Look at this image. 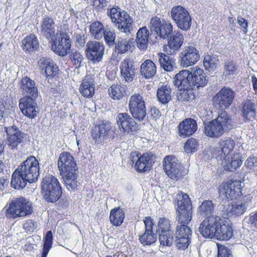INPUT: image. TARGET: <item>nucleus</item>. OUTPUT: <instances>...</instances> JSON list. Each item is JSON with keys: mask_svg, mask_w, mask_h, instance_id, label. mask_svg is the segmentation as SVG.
<instances>
[{"mask_svg": "<svg viewBox=\"0 0 257 257\" xmlns=\"http://www.w3.org/2000/svg\"><path fill=\"white\" fill-rule=\"evenodd\" d=\"M171 17L177 27L182 31H187L191 29L192 19L188 11L181 6L172 8Z\"/></svg>", "mask_w": 257, "mask_h": 257, "instance_id": "obj_8", "label": "nucleus"}, {"mask_svg": "<svg viewBox=\"0 0 257 257\" xmlns=\"http://www.w3.org/2000/svg\"><path fill=\"white\" fill-rule=\"evenodd\" d=\"M237 69L235 62L232 60H227L224 64V74L226 76L235 74Z\"/></svg>", "mask_w": 257, "mask_h": 257, "instance_id": "obj_57", "label": "nucleus"}, {"mask_svg": "<svg viewBox=\"0 0 257 257\" xmlns=\"http://www.w3.org/2000/svg\"><path fill=\"white\" fill-rule=\"evenodd\" d=\"M53 241V235L51 230L47 231L44 242L43 243V247L42 248L41 257H47V255L52 247Z\"/></svg>", "mask_w": 257, "mask_h": 257, "instance_id": "obj_56", "label": "nucleus"}, {"mask_svg": "<svg viewBox=\"0 0 257 257\" xmlns=\"http://www.w3.org/2000/svg\"><path fill=\"white\" fill-rule=\"evenodd\" d=\"M22 49L26 52H31L38 50L39 41L34 34H31L26 37L22 42Z\"/></svg>", "mask_w": 257, "mask_h": 257, "instance_id": "obj_37", "label": "nucleus"}, {"mask_svg": "<svg viewBox=\"0 0 257 257\" xmlns=\"http://www.w3.org/2000/svg\"><path fill=\"white\" fill-rule=\"evenodd\" d=\"M76 162L73 156L69 153L63 152L59 155L58 161V167L59 169L64 168L66 165H70V167Z\"/></svg>", "mask_w": 257, "mask_h": 257, "instance_id": "obj_49", "label": "nucleus"}, {"mask_svg": "<svg viewBox=\"0 0 257 257\" xmlns=\"http://www.w3.org/2000/svg\"><path fill=\"white\" fill-rule=\"evenodd\" d=\"M178 130L180 136L189 137L197 131V122L191 118H186L179 124Z\"/></svg>", "mask_w": 257, "mask_h": 257, "instance_id": "obj_29", "label": "nucleus"}, {"mask_svg": "<svg viewBox=\"0 0 257 257\" xmlns=\"http://www.w3.org/2000/svg\"><path fill=\"white\" fill-rule=\"evenodd\" d=\"M235 95V93L232 89L223 87L213 98L214 107L221 110L229 108L233 102Z\"/></svg>", "mask_w": 257, "mask_h": 257, "instance_id": "obj_11", "label": "nucleus"}, {"mask_svg": "<svg viewBox=\"0 0 257 257\" xmlns=\"http://www.w3.org/2000/svg\"><path fill=\"white\" fill-rule=\"evenodd\" d=\"M71 41L66 33H60V37L52 44L53 51L60 56H66L70 52Z\"/></svg>", "mask_w": 257, "mask_h": 257, "instance_id": "obj_16", "label": "nucleus"}, {"mask_svg": "<svg viewBox=\"0 0 257 257\" xmlns=\"http://www.w3.org/2000/svg\"><path fill=\"white\" fill-rule=\"evenodd\" d=\"M7 135L8 144L12 149L16 148L21 143L24 138V134L15 126L6 127Z\"/></svg>", "mask_w": 257, "mask_h": 257, "instance_id": "obj_28", "label": "nucleus"}, {"mask_svg": "<svg viewBox=\"0 0 257 257\" xmlns=\"http://www.w3.org/2000/svg\"><path fill=\"white\" fill-rule=\"evenodd\" d=\"M111 127L110 123L103 121L99 125H95L91 132V136L95 143L99 144L104 141L106 139Z\"/></svg>", "mask_w": 257, "mask_h": 257, "instance_id": "obj_25", "label": "nucleus"}, {"mask_svg": "<svg viewBox=\"0 0 257 257\" xmlns=\"http://www.w3.org/2000/svg\"><path fill=\"white\" fill-rule=\"evenodd\" d=\"M59 170L67 189L70 191L77 190L80 183L77 180L78 168L76 163H74L71 167L70 165H66L64 168L59 169Z\"/></svg>", "mask_w": 257, "mask_h": 257, "instance_id": "obj_7", "label": "nucleus"}, {"mask_svg": "<svg viewBox=\"0 0 257 257\" xmlns=\"http://www.w3.org/2000/svg\"><path fill=\"white\" fill-rule=\"evenodd\" d=\"M24 229L29 232H33L38 228L37 223L33 220L28 219L25 221L23 224Z\"/></svg>", "mask_w": 257, "mask_h": 257, "instance_id": "obj_62", "label": "nucleus"}, {"mask_svg": "<svg viewBox=\"0 0 257 257\" xmlns=\"http://www.w3.org/2000/svg\"><path fill=\"white\" fill-rule=\"evenodd\" d=\"M158 229L157 232H173L171 228L170 221L166 218H160L158 223Z\"/></svg>", "mask_w": 257, "mask_h": 257, "instance_id": "obj_58", "label": "nucleus"}, {"mask_svg": "<svg viewBox=\"0 0 257 257\" xmlns=\"http://www.w3.org/2000/svg\"><path fill=\"white\" fill-rule=\"evenodd\" d=\"M103 43L99 41H91L86 45L85 52L87 58L93 63H98L102 60L104 53Z\"/></svg>", "mask_w": 257, "mask_h": 257, "instance_id": "obj_14", "label": "nucleus"}, {"mask_svg": "<svg viewBox=\"0 0 257 257\" xmlns=\"http://www.w3.org/2000/svg\"><path fill=\"white\" fill-rule=\"evenodd\" d=\"M20 87L22 92L26 94V96L37 97L38 88L35 82L30 78L27 76L23 77L21 81Z\"/></svg>", "mask_w": 257, "mask_h": 257, "instance_id": "obj_31", "label": "nucleus"}, {"mask_svg": "<svg viewBox=\"0 0 257 257\" xmlns=\"http://www.w3.org/2000/svg\"><path fill=\"white\" fill-rule=\"evenodd\" d=\"M163 167L168 176L174 180H178L185 175L182 165L173 156H166L163 161Z\"/></svg>", "mask_w": 257, "mask_h": 257, "instance_id": "obj_10", "label": "nucleus"}, {"mask_svg": "<svg viewBox=\"0 0 257 257\" xmlns=\"http://www.w3.org/2000/svg\"><path fill=\"white\" fill-rule=\"evenodd\" d=\"M151 31L150 39L152 44L159 42V38L167 39L174 33L173 27L171 23L160 18L155 17L151 19L150 23Z\"/></svg>", "mask_w": 257, "mask_h": 257, "instance_id": "obj_2", "label": "nucleus"}, {"mask_svg": "<svg viewBox=\"0 0 257 257\" xmlns=\"http://www.w3.org/2000/svg\"><path fill=\"white\" fill-rule=\"evenodd\" d=\"M246 210V207L243 206L240 202L229 205L227 208V212L228 215L239 216L244 214Z\"/></svg>", "mask_w": 257, "mask_h": 257, "instance_id": "obj_52", "label": "nucleus"}, {"mask_svg": "<svg viewBox=\"0 0 257 257\" xmlns=\"http://www.w3.org/2000/svg\"><path fill=\"white\" fill-rule=\"evenodd\" d=\"M129 110L133 117L139 121H143L146 116V107L143 97L139 93L131 96L128 103Z\"/></svg>", "mask_w": 257, "mask_h": 257, "instance_id": "obj_9", "label": "nucleus"}, {"mask_svg": "<svg viewBox=\"0 0 257 257\" xmlns=\"http://www.w3.org/2000/svg\"><path fill=\"white\" fill-rule=\"evenodd\" d=\"M190 76L191 72L187 70H183L177 73L174 77V85L180 90L183 91V94H188L189 91L193 90Z\"/></svg>", "mask_w": 257, "mask_h": 257, "instance_id": "obj_19", "label": "nucleus"}, {"mask_svg": "<svg viewBox=\"0 0 257 257\" xmlns=\"http://www.w3.org/2000/svg\"><path fill=\"white\" fill-rule=\"evenodd\" d=\"M171 89L167 85L162 86L158 88L157 96L159 102L163 104H166L171 99Z\"/></svg>", "mask_w": 257, "mask_h": 257, "instance_id": "obj_46", "label": "nucleus"}, {"mask_svg": "<svg viewBox=\"0 0 257 257\" xmlns=\"http://www.w3.org/2000/svg\"><path fill=\"white\" fill-rule=\"evenodd\" d=\"M87 2L97 12L104 10L108 4L107 0H87Z\"/></svg>", "mask_w": 257, "mask_h": 257, "instance_id": "obj_59", "label": "nucleus"}, {"mask_svg": "<svg viewBox=\"0 0 257 257\" xmlns=\"http://www.w3.org/2000/svg\"><path fill=\"white\" fill-rule=\"evenodd\" d=\"M17 169L21 175L32 183L38 180L39 175V165L38 161L34 156L27 158Z\"/></svg>", "mask_w": 257, "mask_h": 257, "instance_id": "obj_6", "label": "nucleus"}, {"mask_svg": "<svg viewBox=\"0 0 257 257\" xmlns=\"http://www.w3.org/2000/svg\"><path fill=\"white\" fill-rule=\"evenodd\" d=\"M74 38L76 41V46L77 47H82L84 46L85 40L84 38V34L81 30H79L74 33Z\"/></svg>", "mask_w": 257, "mask_h": 257, "instance_id": "obj_63", "label": "nucleus"}, {"mask_svg": "<svg viewBox=\"0 0 257 257\" xmlns=\"http://www.w3.org/2000/svg\"><path fill=\"white\" fill-rule=\"evenodd\" d=\"M190 78L193 90L205 87L208 82L209 77L202 69L196 67L194 70L191 72Z\"/></svg>", "mask_w": 257, "mask_h": 257, "instance_id": "obj_26", "label": "nucleus"}, {"mask_svg": "<svg viewBox=\"0 0 257 257\" xmlns=\"http://www.w3.org/2000/svg\"><path fill=\"white\" fill-rule=\"evenodd\" d=\"M179 61L183 67H187L196 64L200 59V55L196 48L192 46L184 47L179 54Z\"/></svg>", "mask_w": 257, "mask_h": 257, "instance_id": "obj_13", "label": "nucleus"}, {"mask_svg": "<svg viewBox=\"0 0 257 257\" xmlns=\"http://www.w3.org/2000/svg\"><path fill=\"white\" fill-rule=\"evenodd\" d=\"M223 128V131H227L232 128V120L230 116L225 111H222L215 119Z\"/></svg>", "mask_w": 257, "mask_h": 257, "instance_id": "obj_42", "label": "nucleus"}, {"mask_svg": "<svg viewBox=\"0 0 257 257\" xmlns=\"http://www.w3.org/2000/svg\"><path fill=\"white\" fill-rule=\"evenodd\" d=\"M216 230V239L220 240H228L233 235L231 225L226 219L219 217Z\"/></svg>", "mask_w": 257, "mask_h": 257, "instance_id": "obj_24", "label": "nucleus"}, {"mask_svg": "<svg viewBox=\"0 0 257 257\" xmlns=\"http://www.w3.org/2000/svg\"><path fill=\"white\" fill-rule=\"evenodd\" d=\"M41 188L44 198L48 202H56L62 194L61 186L57 179L51 175H46L43 179Z\"/></svg>", "mask_w": 257, "mask_h": 257, "instance_id": "obj_3", "label": "nucleus"}, {"mask_svg": "<svg viewBox=\"0 0 257 257\" xmlns=\"http://www.w3.org/2000/svg\"><path fill=\"white\" fill-rule=\"evenodd\" d=\"M38 63L42 74H45L47 78L54 77L58 73V67L52 59L43 57Z\"/></svg>", "mask_w": 257, "mask_h": 257, "instance_id": "obj_21", "label": "nucleus"}, {"mask_svg": "<svg viewBox=\"0 0 257 257\" xmlns=\"http://www.w3.org/2000/svg\"><path fill=\"white\" fill-rule=\"evenodd\" d=\"M218 61L217 57L214 55H205L203 60V65L205 69L209 71H213L217 67Z\"/></svg>", "mask_w": 257, "mask_h": 257, "instance_id": "obj_53", "label": "nucleus"}, {"mask_svg": "<svg viewBox=\"0 0 257 257\" xmlns=\"http://www.w3.org/2000/svg\"><path fill=\"white\" fill-rule=\"evenodd\" d=\"M109 96L113 99H120L125 93L124 88L118 84H113L108 89Z\"/></svg>", "mask_w": 257, "mask_h": 257, "instance_id": "obj_51", "label": "nucleus"}, {"mask_svg": "<svg viewBox=\"0 0 257 257\" xmlns=\"http://www.w3.org/2000/svg\"><path fill=\"white\" fill-rule=\"evenodd\" d=\"M205 134L211 138H218L223 133V128L215 119L205 124Z\"/></svg>", "mask_w": 257, "mask_h": 257, "instance_id": "obj_34", "label": "nucleus"}, {"mask_svg": "<svg viewBox=\"0 0 257 257\" xmlns=\"http://www.w3.org/2000/svg\"><path fill=\"white\" fill-rule=\"evenodd\" d=\"M118 9L116 8H108L107 10V15L113 24L116 21H118L119 18L122 15V11H118Z\"/></svg>", "mask_w": 257, "mask_h": 257, "instance_id": "obj_61", "label": "nucleus"}, {"mask_svg": "<svg viewBox=\"0 0 257 257\" xmlns=\"http://www.w3.org/2000/svg\"><path fill=\"white\" fill-rule=\"evenodd\" d=\"M133 20L130 16L125 11H122V15L116 21L115 26L121 32L125 34L131 33Z\"/></svg>", "mask_w": 257, "mask_h": 257, "instance_id": "obj_33", "label": "nucleus"}, {"mask_svg": "<svg viewBox=\"0 0 257 257\" xmlns=\"http://www.w3.org/2000/svg\"><path fill=\"white\" fill-rule=\"evenodd\" d=\"M105 29L103 24L98 21L92 22L89 26V32L91 35L96 40H100Z\"/></svg>", "mask_w": 257, "mask_h": 257, "instance_id": "obj_44", "label": "nucleus"}, {"mask_svg": "<svg viewBox=\"0 0 257 257\" xmlns=\"http://www.w3.org/2000/svg\"><path fill=\"white\" fill-rule=\"evenodd\" d=\"M116 122L119 130L124 133L136 132L139 130V125L127 113H120L116 116Z\"/></svg>", "mask_w": 257, "mask_h": 257, "instance_id": "obj_15", "label": "nucleus"}, {"mask_svg": "<svg viewBox=\"0 0 257 257\" xmlns=\"http://www.w3.org/2000/svg\"><path fill=\"white\" fill-rule=\"evenodd\" d=\"M150 33L146 27L139 29L136 37V42L138 47L142 50H146L148 46Z\"/></svg>", "mask_w": 257, "mask_h": 257, "instance_id": "obj_36", "label": "nucleus"}, {"mask_svg": "<svg viewBox=\"0 0 257 257\" xmlns=\"http://www.w3.org/2000/svg\"><path fill=\"white\" fill-rule=\"evenodd\" d=\"M133 39H127L119 38L115 41L114 51L117 54H123L130 50L133 46Z\"/></svg>", "mask_w": 257, "mask_h": 257, "instance_id": "obj_40", "label": "nucleus"}, {"mask_svg": "<svg viewBox=\"0 0 257 257\" xmlns=\"http://www.w3.org/2000/svg\"><path fill=\"white\" fill-rule=\"evenodd\" d=\"M176 207V236L181 233L182 237H191L192 230L188 226L192 217V205L189 196L183 192L178 193L174 199Z\"/></svg>", "mask_w": 257, "mask_h": 257, "instance_id": "obj_1", "label": "nucleus"}, {"mask_svg": "<svg viewBox=\"0 0 257 257\" xmlns=\"http://www.w3.org/2000/svg\"><path fill=\"white\" fill-rule=\"evenodd\" d=\"M198 144L196 140L191 139L187 140L184 145V150L187 154H191L197 150Z\"/></svg>", "mask_w": 257, "mask_h": 257, "instance_id": "obj_60", "label": "nucleus"}, {"mask_svg": "<svg viewBox=\"0 0 257 257\" xmlns=\"http://www.w3.org/2000/svg\"><path fill=\"white\" fill-rule=\"evenodd\" d=\"M32 213V203L25 197H20L13 200L6 211L5 215L9 219L24 217Z\"/></svg>", "mask_w": 257, "mask_h": 257, "instance_id": "obj_4", "label": "nucleus"}, {"mask_svg": "<svg viewBox=\"0 0 257 257\" xmlns=\"http://www.w3.org/2000/svg\"><path fill=\"white\" fill-rule=\"evenodd\" d=\"M81 94L86 98H92L94 93V84L92 77L85 76L80 87Z\"/></svg>", "mask_w": 257, "mask_h": 257, "instance_id": "obj_35", "label": "nucleus"}, {"mask_svg": "<svg viewBox=\"0 0 257 257\" xmlns=\"http://www.w3.org/2000/svg\"><path fill=\"white\" fill-rule=\"evenodd\" d=\"M119 68L121 76L125 82H130L134 80L137 68L135 62L130 58H125L120 64Z\"/></svg>", "mask_w": 257, "mask_h": 257, "instance_id": "obj_22", "label": "nucleus"}, {"mask_svg": "<svg viewBox=\"0 0 257 257\" xmlns=\"http://www.w3.org/2000/svg\"><path fill=\"white\" fill-rule=\"evenodd\" d=\"M36 98L25 96L20 100L19 107L22 112L30 118L36 117L38 112L37 104L36 102Z\"/></svg>", "mask_w": 257, "mask_h": 257, "instance_id": "obj_18", "label": "nucleus"}, {"mask_svg": "<svg viewBox=\"0 0 257 257\" xmlns=\"http://www.w3.org/2000/svg\"><path fill=\"white\" fill-rule=\"evenodd\" d=\"M219 216L211 215L205 219L200 224L199 229L205 238H215Z\"/></svg>", "mask_w": 257, "mask_h": 257, "instance_id": "obj_12", "label": "nucleus"}, {"mask_svg": "<svg viewBox=\"0 0 257 257\" xmlns=\"http://www.w3.org/2000/svg\"><path fill=\"white\" fill-rule=\"evenodd\" d=\"M159 233V240L163 246H170L173 241V232H160Z\"/></svg>", "mask_w": 257, "mask_h": 257, "instance_id": "obj_55", "label": "nucleus"}, {"mask_svg": "<svg viewBox=\"0 0 257 257\" xmlns=\"http://www.w3.org/2000/svg\"><path fill=\"white\" fill-rule=\"evenodd\" d=\"M56 25L54 19L49 16H45L40 23L41 35L47 40H53L56 33Z\"/></svg>", "mask_w": 257, "mask_h": 257, "instance_id": "obj_23", "label": "nucleus"}, {"mask_svg": "<svg viewBox=\"0 0 257 257\" xmlns=\"http://www.w3.org/2000/svg\"><path fill=\"white\" fill-rule=\"evenodd\" d=\"M124 213L120 208H116L111 210L109 220L110 223L115 226H120L123 221Z\"/></svg>", "mask_w": 257, "mask_h": 257, "instance_id": "obj_45", "label": "nucleus"}, {"mask_svg": "<svg viewBox=\"0 0 257 257\" xmlns=\"http://www.w3.org/2000/svg\"><path fill=\"white\" fill-rule=\"evenodd\" d=\"M167 39L168 44L166 46V49L167 50V47H168L170 50L168 54L170 55L175 54L180 49L184 40L182 33L179 31H174Z\"/></svg>", "mask_w": 257, "mask_h": 257, "instance_id": "obj_27", "label": "nucleus"}, {"mask_svg": "<svg viewBox=\"0 0 257 257\" xmlns=\"http://www.w3.org/2000/svg\"><path fill=\"white\" fill-rule=\"evenodd\" d=\"M256 104L251 100H247L244 102L242 108V116L246 120L255 119L256 114Z\"/></svg>", "mask_w": 257, "mask_h": 257, "instance_id": "obj_38", "label": "nucleus"}, {"mask_svg": "<svg viewBox=\"0 0 257 257\" xmlns=\"http://www.w3.org/2000/svg\"><path fill=\"white\" fill-rule=\"evenodd\" d=\"M159 61L161 67L166 71H171L175 66V59L163 53L159 54Z\"/></svg>", "mask_w": 257, "mask_h": 257, "instance_id": "obj_43", "label": "nucleus"}, {"mask_svg": "<svg viewBox=\"0 0 257 257\" xmlns=\"http://www.w3.org/2000/svg\"><path fill=\"white\" fill-rule=\"evenodd\" d=\"M217 257H233L232 251L227 247L221 245L218 246Z\"/></svg>", "mask_w": 257, "mask_h": 257, "instance_id": "obj_64", "label": "nucleus"}, {"mask_svg": "<svg viewBox=\"0 0 257 257\" xmlns=\"http://www.w3.org/2000/svg\"><path fill=\"white\" fill-rule=\"evenodd\" d=\"M215 205L211 200H207L203 201L198 208L197 211L201 215L204 216H210L213 213Z\"/></svg>", "mask_w": 257, "mask_h": 257, "instance_id": "obj_47", "label": "nucleus"}, {"mask_svg": "<svg viewBox=\"0 0 257 257\" xmlns=\"http://www.w3.org/2000/svg\"><path fill=\"white\" fill-rule=\"evenodd\" d=\"M181 234L178 232V236H176L175 245L178 249L184 250L191 243V237H182Z\"/></svg>", "mask_w": 257, "mask_h": 257, "instance_id": "obj_54", "label": "nucleus"}, {"mask_svg": "<svg viewBox=\"0 0 257 257\" xmlns=\"http://www.w3.org/2000/svg\"><path fill=\"white\" fill-rule=\"evenodd\" d=\"M238 182H226L222 184L218 188L219 197L223 201L232 200L239 195L240 188L236 186Z\"/></svg>", "mask_w": 257, "mask_h": 257, "instance_id": "obj_17", "label": "nucleus"}, {"mask_svg": "<svg viewBox=\"0 0 257 257\" xmlns=\"http://www.w3.org/2000/svg\"><path fill=\"white\" fill-rule=\"evenodd\" d=\"M21 173L16 169L13 173L11 179L12 187L17 190H21L25 188L28 181L24 178Z\"/></svg>", "mask_w": 257, "mask_h": 257, "instance_id": "obj_41", "label": "nucleus"}, {"mask_svg": "<svg viewBox=\"0 0 257 257\" xmlns=\"http://www.w3.org/2000/svg\"><path fill=\"white\" fill-rule=\"evenodd\" d=\"M145 225V232L140 235V241L144 245H149L155 243L157 238V233H154L153 227L154 225L153 220L150 216L144 219Z\"/></svg>", "mask_w": 257, "mask_h": 257, "instance_id": "obj_20", "label": "nucleus"}, {"mask_svg": "<svg viewBox=\"0 0 257 257\" xmlns=\"http://www.w3.org/2000/svg\"><path fill=\"white\" fill-rule=\"evenodd\" d=\"M69 54V60L76 68H78L82 66L84 57L81 52L73 49L70 51Z\"/></svg>", "mask_w": 257, "mask_h": 257, "instance_id": "obj_48", "label": "nucleus"}, {"mask_svg": "<svg viewBox=\"0 0 257 257\" xmlns=\"http://www.w3.org/2000/svg\"><path fill=\"white\" fill-rule=\"evenodd\" d=\"M141 74L146 79L152 78L156 73L155 64L151 60H146L141 66Z\"/></svg>", "mask_w": 257, "mask_h": 257, "instance_id": "obj_39", "label": "nucleus"}, {"mask_svg": "<svg viewBox=\"0 0 257 257\" xmlns=\"http://www.w3.org/2000/svg\"><path fill=\"white\" fill-rule=\"evenodd\" d=\"M130 164H135L136 170L140 173L150 170L152 165L155 162L156 156L152 152H147L141 155V153L135 152L130 155Z\"/></svg>", "mask_w": 257, "mask_h": 257, "instance_id": "obj_5", "label": "nucleus"}, {"mask_svg": "<svg viewBox=\"0 0 257 257\" xmlns=\"http://www.w3.org/2000/svg\"><path fill=\"white\" fill-rule=\"evenodd\" d=\"M241 156L239 153H236L231 157L229 155L225 158H222L221 164L224 169L230 172L235 171L242 163Z\"/></svg>", "mask_w": 257, "mask_h": 257, "instance_id": "obj_30", "label": "nucleus"}, {"mask_svg": "<svg viewBox=\"0 0 257 257\" xmlns=\"http://www.w3.org/2000/svg\"><path fill=\"white\" fill-rule=\"evenodd\" d=\"M221 150L218 151V156L216 157L218 160H222L230 155V153L233 151L235 147V142L231 138L221 140L219 142Z\"/></svg>", "mask_w": 257, "mask_h": 257, "instance_id": "obj_32", "label": "nucleus"}, {"mask_svg": "<svg viewBox=\"0 0 257 257\" xmlns=\"http://www.w3.org/2000/svg\"><path fill=\"white\" fill-rule=\"evenodd\" d=\"M103 37L107 46L111 47L114 46L116 38V34L113 29L106 26L103 34Z\"/></svg>", "mask_w": 257, "mask_h": 257, "instance_id": "obj_50", "label": "nucleus"}]
</instances>
